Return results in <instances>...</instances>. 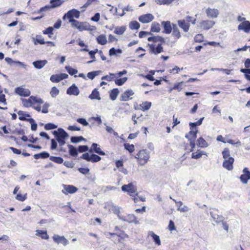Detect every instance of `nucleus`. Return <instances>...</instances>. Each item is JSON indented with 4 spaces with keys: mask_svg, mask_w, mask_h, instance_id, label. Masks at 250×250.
Wrapping results in <instances>:
<instances>
[{
    "mask_svg": "<svg viewBox=\"0 0 250 250\" xmlns=\"http://www.w3.org/2000/svg\"><path fill=\"white\" fill-rule=\"evenodd\" d=\"M74 17H63L64 19L67 18L69 21L71 23V26L78 29L79 31H83L85 30L92 31L95 29V27L91 26L87 22H80L73 18Z\"/></svg>",
    "mask_w": 250,
    "mask_h": 250,
    "instance_id": "nucleus-1",
    "label": "nucleus"
},
{
    "mask_svg": "<svg viewBox=\"0 0 250 250\" xmlns=\"http://www.w3.org/2000/svg\"><path fill=\"white\" fill-rule=\"evenodd\" d=\"M135 158L137 160L139 165L144 166L149 161L150 152L146 149L140 150L136 154Z\"/></svg>",
    "mask_w": 250,
    "mask_h": 250,
    "instance_id": "nucleus-2",
    "label": "nucleus"
},
{
    "mask_svg": "<svg viewBox=\"0 0 250 250\" xmlns=\"http://www.w3.org/2000/svg\"><path fill=\"white\" fill-rule=\"evenodd\" d=\"M53 134L60 146H62L65 144V140L69 137L68 133L62 128H58V131H54Z\"/></svg>",
    "mask_w": 250,
    "mask_h": 250,
    "instance_id": "nucleus-3",
    "label": "nucleus"
},
{
    "mask_svg": "<svg viewBox=\"0 0 250 250\" xmlns=\"http://www.w3.org/2000/svg\"><path fill=\"white\" fill-rule=\"evenodd\" d=\"M23 105L25 107L32 106L35 104H43V101L42 99L31 96L28 99H21Z\"/></svg>",
    "mask_w": 250,
    "mask_h": 250,
    "instance_id": "nucleus-4",
    "label": "nucleus"
},
{
    "mask_svg": "<svg viewBox=\"0 0 250 250\" xmlns=\"http://www.w3.org/2000/svg\"><path fill=\"white\" fill-rule=\"evenodd\" d=\"M121 189L122 191L127 192L130 196L138 195V193L137 191V187L133 183L122 186Z\"/></svg>",
    "mask_w": 250,
    "mask_h": 250,
    "instance_id": "nucleus-5",
    "label": "nucleus"
},
{
    "mask_svg": "<svg viewBox=\"0 0 250 250\" xmlns=\"http://www.w3.org/2000/svg\"><path fill=\"white\" fill-rule=\"evenodd\" d=\"M52 238L54 242L58 245L62 244L63 246H66L69 244V241L64 236L54 234Z\"/></svg>",
    "mask_w": 250,
    "mask_h": 250,
    "instance_id": "nucleus-6",
    "label": "nucleus"
},
{
    "mask_svg": "<svg viewBox=\"0 0 250 250\" xmlns=\"http://www.w3.org/2000/svg\"><path fill=\"white\" fill-rule=\"evenodd\" d=\"M119 219L128 223H134L135 224H139V221L137 220L136 217L133 214H129L126 216L122 215V217H119Z\"/></svg>",
    "mask_w": 250,
    "mask_h": 250,
    "instance_id": "nucleus-7",
    "label": "nucleus"
},
{
    "mask_svg": "<svg viewBox=\"0 0 250 250\" xmlns=\"http://www.w3.org/2000/svg\"><path fill=\"white\" fill-rule=\"evenodd\" d=\"M63 2V0H51L50 5H46L41 8L40 11L42 12L46 10H49L51 8L57 7L60 6Z\"/></svg>",
    "mask_w": 250,
    "mask_h": 250,
    "instance_id": "nucleus-8",
    "label": "nucleus"
},
{
    "mask_svg": "<svg viewBox=\"0 0 250 250\" xmlns=\"http://www.w3.org/2000/svg\"><path fill=\"white\" fill-rule=\"evenodd\" d=\"M192 17H188L187 21L184 20H179L178 21V24L179 26L185 32H188L190 24L188 22L191 21Z\"/></svg>",
    "mask_w": 250,
    "mask_h": 250,
    "instance_id": "nucleus-9",
    "label": "nucleus"
},
{
    "mask_svg": "<svg viewBox=\"0 0 250 250\" xmlns=\"http://www.w3.org/2000/svg\"><path fill=\"white\" fill-rule=\"evenodd\" d=\"M62 187L63 189L62 190V192L65 195L68 193L73 194L78 191V188L73 185L63 184Z\"/></svg>",
    "mask_w": 250,
    "mask_h": 250,
    "instance_id": "nucleus-10",
    "label": "nucleus"
},
{
    "mask_svg": "<svg viewBox=\"0 0 250 250\" xmlns=\"http://www.w3.org/2000/svg\"><path fill=\"white\" fill-rule=\"evenodd\" d=\"M134 94V92L131 89H128L123 93L120 97L122 101H128L132 99L131 96Z\"/></svg>",
    "mask_w": 250,
    "mask_h": 250,
    "instance_id": "nucleus-11",
    "label": "nucleus"
},
{
    "mask_svg": "<svg viewBox=\"0 0 250 250\" xmlns=\"http://www.w3.org/2000/svg\"><path fill=\"white\" fill-rule=\"evenodd\" d=\"M15 92L22 97H28L30 95V91L28 89L24 88L21 86L16 88Z\"/></svg>",
    "mask_w": 250,
    "mask_h": 250,
    "instance_id": "nucleus-12",
    "label": "nucleus"
},
{
    "mask_svg": "<svg viewBox=\"0 0 250 250\" xmlns=\"http://www.w3.org/2000/svg\"><path fill=\"white\" fill-rule=\"evenodd\" d=\"M66 93L69 95L78 96L80 94V90L75 84H73L66 90Z\"/></svg>",
    "mask_w": 250,
    "mask_h": 250,
    "instance_id": "nucleus-13",
    "label": "nucleus"
},
{
    "mask_svg": "<svg viewBox=\"0 0 250 250\" xmlns=\"http://www.w3.org/2000/svg\"><path fill=\"white\" fill-rule=\"evenodd\" d=\"M234 161V160L233 158L225 159L223 163V167L228 170H231L233 169Z\"/></svg>",
    "mask_w": 250,
    "mask_h": 250,
    "instance_id": "nucleus-14",
    "label": "nucleus"
},
{
    "mask_svg": "<svg viewBox=\"0 0 250 250\" xmlns=\"http://www.w3.org/2000/svg\"><path fill=\"white\" fill-rule=\"evenodd\" d=\"M150 51L154 54H158L163 51V48L161 44H158L156 46L155 44H148Z\"/></svg>",
    "mask_w": 250,
    "mask_h": 250,
    "instance_id": "nucleus-15",
    "label": "nucleus"
},
{
    "mask_svg": "<svg viewBox=\"0 0 250 250\" xmlns=\"http://www.w3.org/2000/svg\"><path fill=\"white\" fill-rule=\"evenodd\" d=\"M238 29L243 30L246 33H249L250 31V22L249 21L242 22L238 25Z\"/></svg>",
    "mask_w": 250,
    "mask_h": 250,
    "instance_id": "nucleus-16",
    "label": "nucleus"
},
{
    "mask_svg": "<svg viewBox=\"0 0 250 250\" xmlns=\"http://www.w3.org/2000/svg\"><path fill=\"white\" fill-rule=\"evenodd\" d=\"M89 152H92L94 151L95 153L100 155H105V153L101 150V148L99 146V145L96 143H93L91 148L89 150Z\"/></svg>",
    "mask_w": 250,
    "mask_h": 250,
    "instance_id": "nucleus-17",
    "label": "nucleus"
},
{
    "mask_svg": "<svg viewBox=\"0 0 250 250\" xmlns=\"http://www.w3.org/2000/svg\"><path fill=\"white\" fill-rule=\"evenodd\" d=\"M47 60H38L33 62L32 64L36 69H40L42 68L47 63Z\"/></svg>",
    "mask_w": 250,
    "mask_h": 250,
    "instance_id": "nucleus-18",
    "label": "nucleus"
},
{
    "mask_svg": "<svg viewBox=\"0 0 250 250\" xmlns=\"http://www.w3.org/2000/svg\"><path fill=\"white\" fill-rule=\"evenodd\" d=\"M110 209L113 211V212L116 214L118 219H119V217H122L123 215L120 213V209L121 208L115 205L113 203L111 202L110 203Z\"/></svg>",
    "mask_w": 250,
    "mask_h": 250,
    "instance_id": "nucleus-19",
    "label": "nucleus"
},
{
    "mask_svg": "<svg viewBox=\"0 0 250 250\" xmlns=\"http://www.w3.org/2000/svg\"><path fill=\"white\" fill-rule=\"evenodd\" d=\"M88 98L92 100H97L100 101L101 99L100 93L97 88H95L92 90L91 94L89 95Z\"/></svg>",
    "mask_w": 250,
    "mask_h": 250,
    "instance_id": "nucleus-20",
    "label": "nucleus"
},
{
    "mask_svg": "<svg viewBox=\"0 0 250 250\" xmlns=\"http://www.w3.org/2000/svg\"><path fill=\"white\" fill-rule=\"evenodd\" d=\"M203 10L205 11L207 16H218L219 14L218 10L215 8H204Z\"/></svg>",
    "mask_w": 250,
    "mask_h": 250,
    "instance_id": "nucleus-21",
    "label": "nucleus"
},
{
    "mask_svg": "<svg viewBox=\"0 0 250 250\" xmlns=\"http://www.w3.org/2000/svg\"><path fill=\"white\" fill-rule=\"evenodd\" d=\"M214 24V22L211 21H205L201 23V27L205 30H208L211 28Z\"/></svg>",
    "mask_w": 250,
    "mask_h": 250,
    "instance_id": "nucleus-22",
    "label": "nucleus"
},
{
    "mask_svg": "<svg viewBox=\"0 0 250 250\" xmlns=\"http://www.w3.org/2000/svg\"><path fill=\"white\" fill-rule=\"evenodd\" d=\"M162 24L164 27V33L166 34H170L171 32L172 27H171L170 21H163L162 22Z\"/></svg>",
    "mask_w": 250,
    "mask_h": 250,
    "instance_id": "nucleus-23",
    "label": "nucleus"
},
{
    "mask_svg": "<svg viewBox=\"0 0 250 250\" xmlns=\"http://www.w3.org/2000/svg\"><path fill=\"white\" fill-rule=\"evenodd\" d=\"M243 172L244 174L240 176V179L243 184H246L248 183V180H249L247 172V168H244L243 170Z\"/></svg>",
    "mask_w": 250,
    "mask_h": 250,
    "instance_id": "nucleus-24",
    "label": "nucleus"
},
{
    "mask_svg": "<svg viewBox=\"0 0 250 250\" xmlns=\"http://www.w3.org/2000/svg\"><path fill=\"white\" fill-rule=\"evenodd\" d=\"M210 214L213 221L216 223H218L223 221L224 217L222 216H220L217 214H215L213 211H210Z\"/></svg>",
    "mask_w": 250,
    "mask_h": 250,
    "instance_id": "nucleus-25",
    "label": "nucleus"
},
{
    "mask_svg": "<svg viewBox=\"0 0 250 250\" xmlns=\"http://www.w3.org/2000/svg\"><path fill=\"white\" fill-rule=\"evenodd\" d=\"M67 147L69 150V153L70 155L73 157H75L78 155V149L71 145H68Z\"/></svg>",
    "mask_w": 250,
    "mask_h": 250,
    "instance_id": "nucleus-26",
    "label": "nucleus"
},
{
    "mask_svg": "<svg viewBox=\"0 0 250 250\" xmlns=\"http://www.w3.org/2000/svg\"><path fill=\"white\" fill-rule=\"evenodd\" d=\"M33 157L35 159H39L40 158L45 159L50 157V154L46 151H43L40 153L34 154Z\"/></svg>",
    "mask_w": 250,
    "mask_h": 250,
    "instance_id": "nucleus-27",
    "label": "nucleus"
},
{
    "mask_svg": "<svg viewBox=\"0 0 250 250\" xmlns=\"http://www.w3.org/2000/svg\"><path fill=\"white\" fill-rule=\"evenodd\" d=\"M32 39L35 45H37V43L41 44H44L45 43L43 38H42L41 35H36V38H32Z\"/></svg>",
    "mask_w": 250,
    "mask_h": 250,
    "instance_id": "nucleus-28",
    "label": "nucleus"
},
{
    "mask_svg": "<svg viewBox=\"0 0 250 250\" xmlns=\"http://www.w3.org/2000/svg\"><path fill=\"white\" fill-rule=\"evenodd\" d=\"M197 145L200 147L204 148L208 146V145L206 141L202 137L199 138L197 140Z\"/></svg>",
    "mask_w": 250,
    "mask_h": 250,
    "instance_id": "nucleus-29",
    "label": "nucleus"
},
{
    "mask_svg": "<svg viewBox=\"0 0 250 250\" xmlns=\"http://www.w3.org/2000/svg\"><path fill=\"white\" fill-rule=\"evenodd\" d=\"M36 232V235L40 236L43 239H48L49 238L46 231L37 230Z\"/></svg>",
    "mask_w": 250,
    "mask_h": 250,
    "instance_id": "nucleus-30",
    "label": "nucleus"
},
{
    "mask_svg": "<svg viewBox=\"0 0 250 250\" xmlns=\"http://www.w3.org/2000/svg\"><path fill=\"white\" fill-rule=\"evenodd\" d=\"M119 93V90L118 88H114L111 90L109 93V97L112 101H115Z\"/></svg>",
    "mask_w": 250,
    "mask_h": 250,
    "instance_id": "nucleus-31",
    "label": "nucleus"
},
{
    "mask_svg": "<svg viewBox=\"0 0 250 250\" xmlns=\"http://www.w3.org/2000/svg\"><path fill=\"white\" fill-rule=\"evenodd\" d=\"M172 35L176 37L177 39H179L181 37V34L179 31V30L176 24H172Z\"/></svg>",
    "mask_w": 250,
    "mask_h": 250,
    "instance_id": "nucleus-32",
    "label": "nucleus"
},
{
    "mask_svg": "<svg viewBox=\"0 0 250 250\" xmlns=\"http://www.w3.org/2000/svg\"><path fill=\"white\" fill-rule=\"evenodd\" d=\"M148 41L149 42H165V39L162 37L160 36H154V37H149L147 39Z\"/></svg>",
    "mask_w": 250,
    "mask_h": 250,
    "instance_id": "nucleus-33",
    "label": "nucleus"
},
{
    "mask_svg": "<svg viewBox=\"0 0 250 250\" xmlns=\"http://www.w3.org/2000/svg\"><path fill=\"white\" fill-rule=\"evenodd\" d=\"M203 155H206V153L205 151L198 150L196 152L192 153L191 158L192 159H197L200 158Z\"/></svg>",
    "mask_w": 250,
    "mask_h": 250,
    "instance_id": "nucleus-34",
    "label": "nucleus"
},
{
    "mask_svg": "<svg viewBox=\"0 0 250 250\" xmlns=\"http://www.w3.org/2000/svg\"><path fill=\"white\" fill-rule=\"evenodd\" d=\"M97 41L99 44L105 45L107 42V39L105 35H100L97 38Z\"/></svg>",
    "mask_w": 250,
    "mask_h": 250,
    "instance_id": "nucleus-35",
    "label": "nucleus"
},
{
    "mask_svg": "<svg viewBox=\"0 0 250 250\" xmlns=\"http://www.w3.org/2000/svg\"><path fill=\"white\" fill-rule=\"evenodd\" d=\"M149 235L152 237L153 241L155 242L156 244L158 246L161 245V240L160 237L158 235H156L152 231L149 232Z\"/></svg>",
    "mask_w": 250,
    "mask_h": 250,
    "instance_id": "nucleus-36",
    "label": "nucleus"
},
{
    "mask_svg": "<svg viewBox=\"0 0 250 250\" xmlns=\"http://www.w3.org/2000/svg\"><path fill=\"white\" fill-rule=\"evenodd\" d=\"M116 78V75L114 73H109V75L102 77V80H106L109 82L114 81Z\"/></svg>",
    "mask_w": 250,
    "mask_h": 250,
    "instance_id": "nucleus-37",
    "label": "nucleus"
},
{
    "mask_svg": "<svg viewBox=\"0 0 250 250\" xmlns=\"http://www.w3.org/2000/svg\"><path fill=\"white\" fill-rule=\"evenodd\" d=\"M151 106V103L149 102H145L140 104L141 109L143 111L148 110Z\"/></svg>",
    "mask_w": 250,
    "mask_h": 250,
    "instance_id": "nucleus-38",
    "label": "nucleus"
},
{
    "mask_svg": "<svg viewBox=\"0 0 250 250\" xmlns=\"http://www.w3.org/2000/svg\"><path fill=\"white\" fill-rule=\"evenodd\" d=\"M153 20V17H139V21L144 23L151 22Z\"/></svg>",
    "mask_w": 250,
    "mask_h": 250,
    "instance_id": "nucleus-39",
    "label": "nucleus"
},
{
    "mask_svg": "<svg viewBox=\"0 0 250 250\" xmlns=\"http://www.w3.org/2000/svg\"><path fill=\"white\" fill-rule=\"evenodd\" d=\"M125 29L126 28L124 26L117 27L115 28L114 33L116 34L121 35L124 34V33L125 31Z\"/></svg>",
    "mask_w": 250,
    "mask_h": 250,
    "instance_id": "nucleus-40",
    "label": "nucleus"
},
{
    "mask_svg": "<svg viewBox=\"0 0 250 250\" xmlns=\"http://www.w3.org/2000/svg\"><path fill=\"white\" fill-rule=\"evenodd\" d=\"M127 77H124V78H119V79L115 78V83L116 85H117L118 86H121L125 83V82L127 81Z\"/></svg>",
    "mask_w": 250,
    "mask_h": 250,
    "instance_id": "nucleus-41",
    "label": "nucleus"
},
{
    "mask_svg": "<svg viewBox=\"0 0 250 250\" xmlns=\"http://www.w3.org/2000/svg\"><path fill=\"white\" fill-rule=\"evenodd\" d=\"M49 159L51 161L59 164H62L63 162V159L60 157H55L52 156L49 157Z\"/></svg>",
    "mask_w": 250,
    "mask_h": 250,
    "instance_id": "nucleus-42",
    "label": "nucleus"
},
{
    "mask_svg": "<svg viewBox=\"0 0 250 250\" xmlns=\"http://www.w3.org/2000/svg\"><path fill=\"white\" fill-rule=\"evenodd\" d=\"M85 139L82 136H73L70 138L71 142L72 143H77L82 141H84Z\"/></svg>",
    "mask_w": 250,
    "mask_h": 250,
    "instance_id": "nucleus-43",
    "label": "nucleus"
},
{
    "mask_svg": "<svg viewBox=\"0 0 250 250\" xmlns=\"http://www.w3.org/2000/svg\"><path fill=\"white\" fill-rule=\"evenodd\" d=\"M129 26L132 30H136L140 28V24L136 21H132L130 22Z\"/></svg>",
    "mask_w": 250,
    "mask_h": 250,
    "instance_id": "nucleus-44",
    "label": "nucleus"
},
{
    "mask_svg": "<svg viewBox=\"0 0 250 250\" xmlns=\"http://www.w3.org/2000/svg\"><path fill=\"white\" fill-rule=\"evenodd\" d=\"M185 137L189 141L190 146H191L190 151L192 152L195 146V140L192 139L191 137H189L188 135H186Z\"/></svg>",
    "mask_w": 250,
    "mask_h": 250,
    "instance_id": "nucleus-45",
    "label": "nucleus"
},
{
    "mask_svg": "<svg viewBox=\"0 0 250 250\" xmlns=\"http://www.w3.org/2000/svg\"><path fill=\"white\" fill-rule=\"evenodd\" d=\"M18 114L20 116L19 117V119L21 121H25L27 120L26 118L24 117V116L27 117H30V115L29 114H25L23 111L21 110H20L18 112Z\"/></svg>",
    "mask_w": 250,
    "mask_h": 250,
    "instance_id": "nucleus-46",
    "label": "nucleus"
},
{
    "mask_svg": "<svg viewBox=\"0 0 250 250\" xmlns=\"http://www.w3.org/2000/svg\"><path fill=\"white\" fill-rule=\"evenodd\" d=\"M80 11L75 9H73L67 12V13L65 14L64 16H79Z\"/></svg>",
    "mask_w": 250,
    "mask_h": 250,
    "instance_id": "nucleus-47",
    "label": "nucleus"
},
{
    "mask_svg": "<svg viewBox=\"0 0 250 250\" xmlns=\"http://www.w3.org/2000/svg\"><path fill=\"white\" fill-rule=\"evenodd\" d=\"M50 80L53 83H58L62 81L60 74L52 75L50 77Z\"/></svg>",
    "mask_w": 250,
    "mask_h": 250,
    "instance_id": "nucleus-48",
    "label": "nucleus"
},
{
    "mask_svg": "<svg viewBox=\"0 0 250 250\" xmlns=\"http://www.w3.org/2000/svg\"><path fill=\"white\" fill-rule=\"evenodd\" d=\"M53 27L52 26H50L46 28L45 30L42 31L43 34L48 35L49 38H51L53 35Z\"/></svg>",
    "mask_w": 250,
    "mask_h": 250,
    "instance_id": "nucleus-49",
    "label": "nucleus"
},
{
    "mask_svg": "<svg viewBox=\"0 0 250 250\" xmlns=\"http://www.w3.org/2000/svg\"><path fill=\"white\" fill-rule=\"evenodd\" d=\"M160 30V25L158 23H152L151 27V31L153 32H159Z\"/></svg>",
    "mask_w": 250,
    "mask_h": 250,
    "instance_id": "nucleus-50",
    "label": "nucleus"
},
{
    "mask_svg": "<svg viewBox=\"0 0 250 250\" xmlns=\"http://www.w3.org/2000/svg\"><path fill=\"white\" fill-rule=\"evenodd\" d=\"M101 160V157L99 156L92 154L90 155V161L92 163H96L100 161Z\"/></svg>",
    "mask_w": 250,
    "mask_h": 250,
    "instance_id": "nucleus-51",
    "label": "nucleus"
},
{
    "mask_svg": "<svg viewBox=\"0 0 250 250\" xmlns=\"http://www.w3.org/2000/svg\"><path fill=\"white\" fill-rule=\"evenodd\" d=\"M60 91L56 87H53L50 91V95L53 98H55L59 94Z\"/></svg>",
    "mask_w": 250,
    "mask_h": 250,
    "instance_id": "nucleus-52",
    "label": "nucleus"
},
{
    "mask_svg": "<svg viewBox=\"0 0 250 250\" xmlns=\"http://www.w3.org/2000/svg\"><path fill=\"white\" fill-rule=\"evenodd\" d=\"M65 68L67 70V72L71 75H73L78 73L77 69L73 68L69 66H66Z\"/></svg>",
    "mask_w": 250,
    "mask_h": 250,
    "instance_id": "nucleus-53",
    "label": "nucleus"
},
{
    "mask_svg": "<svg viewBox=\"0 0 250 250\" xmlns=\"http://www.w3.org/2000/svg\"><path fill=\"white\" fill-rule=\"evenodd\" d=\"M223 157L224 159H229V158H232L230 157V152L229 148H225L222 151Z\"/></svg>",
    "mask_w": 250,
    "mask_h": 250,
    "instance_id": "nucleus-54",
    "label": "nucleus"
},
{
    "mask_svg": "<svg viewBox=\"0 0 250 250\" xmlns=\"http://www.w3.org/2000/svg\"><path fill=\"white\" fill-rule=\"evenodd\" d=\"M125 149L127 150L129 152L131 153L134 150V146L132 144L125 143L124 144Z\"/></svg>",
    "mask_w": 250,
    "mask_h": 250,
    "instance_id": "nucleus-55",
    "label": "nucleus"
},
{
    "mask_svg": "<svg viewBox=\"0 0 250 250\" xmlns=\"http://www.w3.org/2000/svg\"><path fill=\"white\" fill-rule=\"evenodd\" d=\"M57 128V125L53 123H47L45 125L44 128L45 130H51Z\"/></svg>",
    "mask_w": 250,
    "mask_h": 250,
    "instance_id": "nucleus-56",
    "label": "nucleus"
},
{
    "mask_svg": "<svg viewBox=\"0 0 250 250\" xmlns=\"http://www.w3.org/2000/svg\"><path fill=\"white\" fill-rule=\"evenodd\" d=\"M183 83V82H179L175 83L173 87H172V89H174L175 90H177L178 91H180L182 88V84Z\"/></svg>",
    "mask_w": 250,
    "mask_h": 250,
    "instance_id": "nucleus-57",
    "label": "nucleus"
},
{
    "mask_svg": "<svg viewBox=\"0 0 250 250\" xmlns=\"http://www.w3.org/2000/svg\"><path fill=\"white\" fill-rule=\"evenodd\" d=\"M116 189H117L116 187L111 186H104L102 188V190L104 191V192L109 190H116Z\"/></svg>",
    "mask_w": 250,
    "mask_h": 250,
    "instance_id": "nucleus-58",
    "label": "nucleus"
},
{
    "mask_svg": "<svg viewBox=\"0 0 250 250\" xmlns=\"http://www.w3.org/2000/svg\"><path fill=\"white\" fill-rule=\"evenodd\" d=\"M194 39L196 42H201L204 40V37L202 34H198L195 36Z\"/></svg>",
    "mask_w": 250,
    "mask_h": 250,
    "instance_id": "nucleus-59",
    "label": "nucleus"
},
{
    "mask_svg": "<svg viewBox=\"0 0 250 250\" xmlns=\"http://www.w3.org/2000/svg\"><path fill=\"white\" fill-rule=\"evenodd\" d=\"M195 129H196V128H195ZM197 130H196L195 131L190 130L187 135H188L189 137H191L192 139L195 140V139L197 137Z\"/></svg>",
    "mask_w": 250,
    "mask_h": 250,
    "instance_id": "nucleus-60",
    "label": "nucleus"
},
{
    "mask_svg": "<svg viewBox=\"0 0 250 250\" xmlns=\"http://www.w3.org/2000/svg\"><path fill=\"white\" fill-rule=\"evenodd\" d=\"M174 0H157V3L160 4L169 5L171 4Z\"/></svg>",
    "mask_w": 250,
    "mask_h": 250,
    "instance_id": "nucleus-61",
    "label": "nucleus"
},
{
    "mask_svg": "<svg viewBox=\"0 0 250 250\" xmlns=\"http://www.w3.org/2000/svg\"><path fill=\"white\" fill-rule=\"evenodd\" d=\"M77 122L83 126H87L88 125V123L84 118H78L77 119Z\"/></svg>",
    "mask_w": 250,
    "mask_h": 250,
    "instance_id": "nucleus-62",
    "label": "nucleus"
},
{
    "mask_svg": "<svg viewBox=\"0 0 250 250\" xmlns=\"http://www.w3.org/2000/svg\"><path fill=\"white\" fill-rule=\"evenodd\" d=\"M88 150V147L87 146H80L78 148V151L80 152H86Z\"/></svg>",
    "mask_w": 250,
    "mask_h": 250,
    "instance_id": "nucleus-63",
    "label": "nucleus"
},
{
    "mask_svg": "<svg viewBox=\"0 0 250 250\" xmlns=\"http://www.w3.org/2000/svg\"><path fill=\"white\" fill-rule=\"evenodd\" d=\"M50 105L48 103H45L43 106L42 112L43 113H47L48 112V108L49 107Z\"/></svg>",
    "mask_w": 250,
    "mask_h": 250,
    "instance_id": "nucleus-64",
    "label": "nucleus"
}]
</instances>
